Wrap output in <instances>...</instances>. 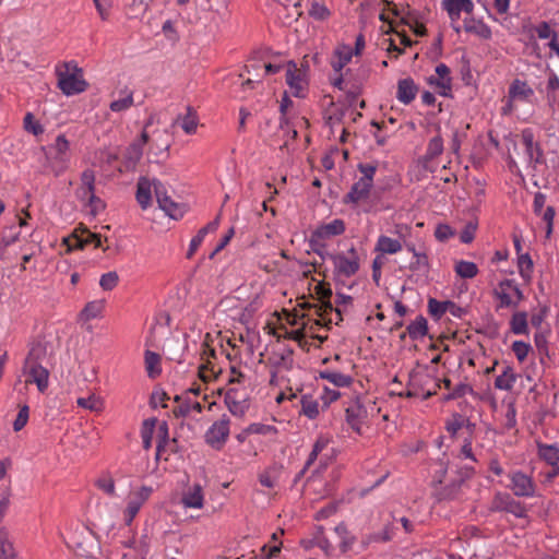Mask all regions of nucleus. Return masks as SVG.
Masks as SVG:
<instances>
[{
    "instance_id": "26",
    "label": "nucleus",
    "mask_w": 559,
    "mask_h": 559,
    "mask_svg": "<svg viewBox=\"0 0 559 559\" xmlns=\"http://www.w3.org/2000/svg\"><path fill=\"white\" fill-rule=\"evenodd\" d=\"M418 91H419V88L413 79H411V78L402 79L397 82L396 98L402 104L408 105L415 99Z\"/></svg>"
},
{
    "instance_id": "34",
    "label": "nucleus",
    "mask_w": 559,
    "mask_h": 559,
    "mask_svg": "<svg viewBox=\"0 0 559 559\" xmlns=\"http://www.w3.org/2000/svg\"><path fill=\"white\" fill-rule=\"evenodd\" d=\"M528 32H530L528 44H531L535 50L538 48V45L534 38V33L540 39H548V38L551 39L554 36L557 35V33L550 27V25L547 22H540L539 24H537L535 26H531Z\"/></svg>"
},
{
    "instance_id": "38",
    "label": "nucleus",
    "mask_w": 559,
    "mask_h": 559,
    "mask_svg": "<svg viewBox=\"0 0 559 559\" xmlns=\"http://www.w3.org/2000/svg\"><path fill=\"white\" fill-rule=\"evenodd\" d=\"M319 377L337 388L349 386L353 382V378L350 376L334 370L320 371Z\"/></svg>"
},
{
    "instance_id": "42",
    "label": "nucleus",
    "mask_w": 559,
    "mask_h": 559,
    "mask_svg": "<svg viewBox=\"0 0 559 559\" xmlns=\"http://www.w3.org/2000/svg\"><path fill=\"white\" fill-rule=\"evenodd\" d=\"M427 331V320L423 316L417 317L416 320L411 322L407 326V333L412 340L424 337Z\"/></svg>"
},
{
    "instance_id": "19",
    "label": "nucleus",
    "mask_w": 559,
    "mask_h": 559,
    "mask_svg": "<svg viewBox=\"0 0 559 559\" xmlns=\"http://www.w3.org/2000/svg\"><path fill=\"white\" fill-rule=\"evenodd\" d=\"M353 298L348 295L337 293L336 299H335V307L328 301L322 302V306L318 309V314L323 319L326 320V324H331L333 322L332 318L326 319L328 314L335 313L338 316V320H343V313L347 311V308L352 306Z\"/></svg>"
},
{
    "instance_id": "4",
    "label": "nucleus",
    "mask_w": 559,
    "mask_h": 559,
    "mask_svg": "<svg viewBox=\"0 0 559 559\" xmlns=\"http://www.w3.org/2000/svg\"><path fill=\"white\" fill-rule=\"evenodd\" d=\"M473 467H462L454 478L436 490L437 499L440 501H453L463 499L469 490L468 479L473 476Z\"/></svg>"
},
{
    "instance_id": "16",
    "label": "nucleus",
    "mask_w": 559,
    "mask_h": 559,
    "mask_svg": "<svg viewBox=\"0 0 559 559\" xmlns=\"http://www.w3.org/2000/svg\"><path fill=\"white\" fill-rule=\"evenodd\" d=\"M346 423L357 433H362V426L367 420V409L359 397L350 401L345 408Z\"/></svg>"
},
{
    "instance_id": "30",
    "label": "nucleus",
    "mask_w": 559,
    "mask_h": 559,
    "mask_svg": "<svg viewBox=\"0 0 559 559\" xmlns=\"http://www.w3.org/2000/svg\"><path fill=\"white\" fill-rule=\"evenodd\" d=\"M462 27L466 33H471V34L479 37L480 39L487 40V39L491 38L490 27L481 20L466 17L464 20Z\"/></svg>"
},
{
    "instance_id": "48",
    "label": "nucleus",
    "mask_w": 559,
    "mask_h": 559,
    "mask_svg": "<svg viewBox=\"0 0 559 559\" xmlns=\"http://www.w3.org/2000/svg\"><path fill=\"white\" fill-rule=\"evenodd\" d=\"M518 267L520 275L525 281H530L533 273V261L528 253H521L518 255Z\"/></svg>"
},
{
    "instance_id": "1",
    "label": "nucleus",
    "mask_w": 559,
    "mask_h": 559,
    "mask_svg": "<svg viewBox=\"0 0 559 559\" xmlns=\"http://www.w3.org/2000/svg\"><path fill=\"white\" fill-rule=\"evenodd\" d=\"M58 87L67 96L84 92L87 82L83 78V71L74 61L63 62L56 67Z\"/></svg>"
},
{
    "instance_id": "20",
    "label": "nucleus",
    "mask_w": 559,
    "mask_h": 559,
    "mask_svg": "<svg viewBox=\"0 0 559 559\" xmlns=\"http://www.w3.org/2000/svg\"><path fill=\"white\" fill-rule=\"evenodd\" d=\"M500 299L501 307H515L523 298V294L518 284L512 280H504L499 284L496 292Z\"/></svg>"
},
{
    "instance_id": "55",
    "label": "nucleus",
    "mask_w": 559,
    "mask_h": 559,
    "mask_svg": "<svg viewBox=\"0 0 559 559\" xmlns=\"http://www.w3.org/2000/svg\"><path fill=\"white\" fill-rule=\"evenodd\" d=\"M309 15L318 21H324L330 16V10L321 2L312 1L309 8Z\"/></svg>"
},
{
    "instance_id": "29",
    "label": "nucleus",
    "mask_w": 559,
    "mask_h": 559,
    "mask_svg": "<svg viewBox=\"0 0 559 559\" xmlns=\"http://www.w3.org/2000/svg\"><path fill=\"white\" fill-rule=\"evenodd\" d=\"M152 190H154L153 180L141 177L136 185L135 198L142 210H146L151 206L152 202Z\"/></svg>"
},
{
    "instance_id": "56",
    "label": "nucleus",
    "mask_w": 559,
    "mask_h": 559,
    "mask_svg": "<svg viewBox=\"0 0 559 559\" xmlns=\"http://www.w3.org/2000/svg\"><path fill=\"white\" fill-rule=\"evenodd\" d=\"M428 311L430 316L439 319L448 312V301H438L437 299L430 298L428 301Z\"/></svg>"
},
{
    "instance_id": "28",
    "label": "nucleus",
    "mask_w": 559,
    "mask_h": 559,
    "mask_svg": "<svg viewBox=\"0 0 559 559\" xmlns=\"http://www.w3.org/2000/svg\"><path fill=\"white\" fill-rule=\"evenodd\" d=\"M394 536V527L392 524H386L380 532H373L370 534L365 535L361 538V547L362 549L369 548L373 544L379 543H388L390 542Z\"/></svg>"
},
{
    "instance_id": "44",
    "label": "nucleus",
    "mask_w": 559,
    "mask_h": 559,
    "mask_svg": "<svg viewBox=\"0 0 559 559\" xmlns=\"http://www.w3.org/2000/svg\"><path fill=\"white\" fill-rule=\"evenodd\" d=\"M105 308L104 300H93L86 304L84 309L81 312V316L84 320L90 321L92 319L98 318Z\"/></svg>"
},
{
    "instance_id": "12",
    "label": "nucleus",
    "mask_w": 559,
    "mask_h": 559,
    "mask_svg": "<svg viewBox=\"0 0 559 559\" xmlns=\"http://www.w3.org/2000/svg\"><path fill=\"white\" fill-rule=\"evenodd\" d=\"M153 492L152 487L142 486L138 490L132 491L127 501V507L123 511V520L127 525H130L143 504L148 500Z\"/></svg>"
},
{
    "instance_id": "52",
    "label": "nucleus",
    "mask_w": 559,
    "mask_h": 559,
    "mask_svg": "<svg viewBox=\"0 0 559 559\" xmlns=\"http://www.w3.org/2000/svg\"><path fill=\"white\" fill-rule=\"evenodd\" d=\"M78 406L88 409L91 412H99L103 408V403L99 397L95 394H92L87 397H79L76 400Z\"/></svg>"
},
{
    "instance_id": "22",
    "label": "nucleus",
    "mask_w": 559,
    "mask_h": 559,
    "mask_svg": "<svg viewBox=\"0 0 559 559\" xmlns=\"http://www.w3.org/2000/svg\"><path fill=\"white\" fill-rule=\"evenodd\" d=\"M64 242L68 246V250L72 251L74 249H83L88 245H93L94 248H98L102 245V238L99 235L84 229L80 233H74L71 237L66 238Z\"/></svg>"
},
{
    "instance_id": "50",
    "label": "nucleus",
    "mask_w": 559,
    "mask_h": 559,
    "mask_svg": "<svg viewBox=\"0 0 559 559\" xmlns=\"http://www.w3.org/2000/svg\"><path fill=\"white\" fill-rule=\"evenodd\" d=\"M409 269L421 273H427L429 271V259L425 250L415 252L414 261L411 263Z\"/></svg>"
},
{
    "instance_id": "46",
    "label": "nucleus",
    "mask_w": 559,
    "mask_h": 559,
    "mask_svg": "<svg viewBox=\"0 0 559 559\" xmlns=\"http://www.w3.org/2000/svg\"><path fill=\"white\" fill-rule=\"evenodd\" d=\"M456 274L462 278H473L478 273V267L474 262L461 260L454 267Z\"/></svg>"
},
{
    "instance_id": "3",
    "label": "nucleus",
    "mask_w": 559,
    "mask_h": 559,
    "mask_svg": "<svg viewBox=\"0 0 559 559\" xmlns=\"http://www.w3.org/2000/svg\"><path fill=\"white\" fill-rule=\"evenodd\" d=\"M358 170L360 171L361 177L353 183L350 190L344 197V203L346 204L358 205L366 201L370 195L377 167L371 164H359Z\"/></svg>"
},
{
    "instance_id": "14",
    "label": "nucleus",
    "mask_w": 559,
    "mask_h": 559,
    "mask_svg": "<svg viewBox=\"0 0 559 559\" xmlns=\"http://www.w3.org/2000/svg\"><path fill=\"white\" fill-rule=\"evenodd\" d=\"M154 193L157 200L159 207L171 218L178 219L183 215V209L173 201V199L167 194V190L164 185L154 179Z\"/></svg>"
},
{
    "instance_id": "11",
    "label": "nucleus",
    "mask_w": 559,
    "mask_h": 559,
    "mask_svg": "<svg viewBox=\"0 0 559 559\" xmlns=\"http://www.w3.org/2000/svg\"><path fill=\"white\" fill-rule=\"evenodd\" d=\"M489 509L493 512H507L515 518L526 516V508L524 504L515 500L508 492H497L490 502Z\"/></svg>"
},
{
    "instance_id": "5",
    "label": "nucleus",
    "mask_w": 559,
    "mask_h": 559,
    "mask_svg": "<svg viewBox=\"0 0 559 559\" xmlns=\"http://www.w3.org/2000/svg\"><path fill=\"white\" fill-rule=\"evenodd\" d=\"M43 353L40 346L33 347L24 362V373L26 383H35L39 392L48 388L49 372L38 362L39 355Z\"/></svg>"
},
{
    "instance_id": "47",
    "label": "nucleus",
    "mask_w": 559,
    "mask_h": 559,
    "mask_svg": "<svg viewBox=\"0 0 559 559\" xmlns=\"http://www.w3.org/2000/svg\"><path fill=\"white\" fill-rule=\"evenodd\" d=\"M511 331L516 334H526L527 333V316L525 312H516L511 318Z\"/></svg>"
},
{
    "instance_id": "64",
    "label": "nucleus",
    "mask_w": 559,
    "mask_h": 559,
    "mask_svg": "<svg viewBox=\"0 0 559 559\" xmlns=\"http://www.w3.org/2000/svg\"><path fill=\"white\" fill-rule=\"evenodd\" d=\"M280 551L281 543H274L273 545H264L261 548V555L258 557V559H272L276 557Z\"/></svg>"
},
{
    "instance_id": "45",
    "label": "nucleus",
    "mask_w": 559,
    "mask_h": 559,
    "mask_svg": "<svg viewBox=\"0 0 559 559\" xmlns=\"http://www.w3.org/2000/svg\"><path fill=\"white\" fill-rule=\"evenodd\" d=\"M443 153V140L440 135H436L432 139H430L427 150L425 153V160H433L436 157L441 155Z\"/></svg>"
},
{
    "instance_id": "60",
    "label": "nucleus",
    "mask_w": 559,
    "mask_h": 559,
    "mask_svg": "<svg viewBox=\"0 0 559 559\" xmlns=\"http://www.w3.org/2000/svg\"><path fill=\"white\" fill-rule=\"evenodd\" d=\"M135 551L139 555L140 559H145L151 548V540L147 534H142L141 537L136 540Z\"/></svg>"
},
{
    "instance_id": "40",
    "label": "nucleus",
    "mask_w": 559,
    "mask_h": 559,
    "mask_svg": "<svg viewBox=\"0 0 559 559\" xmlns=\"http://www.w3.org/2000/svg\"><path fill=\"white\" fill-rule=\"evenodd\" d=\"M153 134L154 138L152 139L150 146L151 152L156 156L167 153L170 146L169 142L164 140V138L167 136V131L157 130Z\"/></svg>"
},
{
    "instance_id": "7",
    "label": "nucleus",
    "mask_w": 559,
    "mask_h": 559,
    "mask_svg": "<svg viewBox=\"0 0 559 559\" xmlns=\"http://www.w3.org/2000/svg\"><path fill=\"white\" fill-rule=\"evenodd\" d=\"M520 139L524 147L527 166L536 170L539 165L545 163V154L540 142L536 139L531 128H524L521 131Z\"/></svg>"
},
{
    "instance_id": "13",
    "label": "nucleus",
    "mask_w": 559,
    "mask_h": 559,
    "mask_svg": "<svg viewBox=\"0 0 559 559\" xmlns=\"http://www.w3.org/2000/svg\"><path fill=\"white\" fill-rule=\"evenodd\" d=\"M229 424L228 416L223 415L207 429L205 440L212 448L221 449L226 443L229 436Z\"/></svg>"
},
{
    "instance_id": "15",
    "label": "nucleus",
    "mask_w": 559,
    "mask_h": 559,
    "mask_svg": "<svg viewBox=\"0 0 559 559\" xmlns=\"http://www.w3.org/2000/svg\"><path fill=\"white\" fill-rule=\"evenodd\" d=\"M510 485L508 486L515 497H534L535 483L532 477L521 471L513 472L509 475Z\"/></svg>"
},
{
    "instance_id": "58",
    "label": "nucleus",
    "mask_w": 559,
    "mask_h": 559,
    "mask_svg": "<svg viewBox=\"0 0 559 559\" xmlns=\"http://www.w3.org/2000/svg\"><path fill=\"white\" fill-rule=\"evenodd\" d=\"M118 282H119V276H118L117 272L112 271V272L105 273L100 276L99 286L104 290H111L117 286Z\"/></svg>"
},
{
    "instance_id": "49",
    "label": "nucleus",
    "mask_w": 559,
    "mask_h": 559,
    "mask_svg": "<svg viewBox=\"0 0 559 559\" xmlns=\"http://www.w3.org/2000/svg\"><path fill=\"white\" fill-rule=\"evenodd\" d=\"M335 533L341 538V545H340L341 550L343 552L348 551L355 542V537L348 532L346 525L343 523L338 524L335 527Z\"/></svg>"
},
{
    "instance_id": "51",
    "label": "nucleus",
    "mask_w": 559,
    "mask_h": 559,
    "mask_svg": "<svg viewBox=\"0 0 559 559\" xmlns=\"http://www.w3.org/2000/svg\"><path fill=\"white\" fill-rule=\"evenodd\" d=\"M539 456L551 466H555L559 461V449L556 445H539Z\"/></svg>"
},
{
    "instance_id": "54",
    "label": "nucleus",
    "mask_w": 559,
    "mask_h": 559,
    "mask_svg": "<svg viewBox=\"0 0 559 559\" xmlns=\"http://www.w3.org/2000/svg\"><path fill=\"white\" fill-rule=\"evenodd\" d=\"M133 105L132 92H124V95L110 103V109L115 112H121L129 109Z\"/></svg>"
},
{
    "instance_id": "27",
    "label": "nucleus",
    "mask_w": 559,
    "mask_h": 559,
    "mask_svg": "<svg viewBox=\"0 0 559 559\" xmlns=\"http://www.w3.org/2000/svg\"><path fill=\"white\" fill-rule=\"evenodd\" d=\"M181 503L187 509H201L204 504L203 488L194 484L182 493Z\"/></svg>"
},
{
    "instance_id": "23",
    "label": "nucleus",
    "mask_w": 559,
    "mask_h": 559,
    "mask_svg": "<svg viewBox=\"0 0 559 559\" xmlns=\"http://www.w3.org/2000/svg\"><path fill=\"white\" fill-rule=\"evenodd\" d=\"M345 223L341 218H335L329 223L318 226L310 236L316 239L328 241L345 233Z\"/></svg>"
},
{
    "instance_id": "33",
    "label": "nucleus",
    "mask_w": 559,
    "mask_h": 559,
    "mask_svg": "<svg viewBox=\"0 0 559 559\" xmlns=\"http://www.w3.org/2000/svg\"><path fill=\"white\" fill-rule=\"evenodd\" d=\"M320 414V404L312 395L304 394L300 397L299 415H304L308 419H316Z\"/></svg>"
},
{
    "instance_id": "63",
    "label": "nucleus",
    "mask_w": 559,
    "mask_h": 559,
    "mask_svg": "<svg viewBox=\"0 0 559 559\" xmlns=\"http://www.w3.org/2000/svg\"><path fill=\"white\" fill-rule=\"evenodd\" d=\"M19 237H20V231L16 230L15 227H10L8 229H4L2 231V236H1V242H2V247H9L11 245H13L14 242H16L19 240Z\"/></svg>"
},
{
    "instance_id": "41",
    "label": "nucleus",
    "mask_w": 559,
    "mask_h": 559,
    "mask_svg": "<svg viewBox=\"0 0 559 559\" xmlns=\"http://www.w3.org/2000/svg\"><path fill=\"white\" fill-rule=\"evenodd\" d=\"M187 110H188L187 114L182 117L179 116L176 119V122L180 123L181 129L187 134H193V133H195L197 128H198V116L190 107H188Z\"/></svg>"
},
{
    "instance_id": "8",
    "label": "nucleus",
    "mask_w": 559,
    "mask_h": 559,
    "mask_svg": "<svg viewBox=\"0 0 559 559\" xmlns=\"http://www.w3.org/2000/svg\"><path fill=\"white\" fill-rule=\"evenodd\" d=\"M393 234L396 236L395 238L380 235L374 245V252L381 255H392L401 252L404 248L405 238L409 235V227L406 225H396Z\"/></svg>"
},
{
    "instance_id": "6",
    "label": "nucleus",
    "mask_w": 559,
    "mask_h": 559,
    "mask_svg": "<svg viewBox=\"0 0 559 559\" xmlns=\"http://www.w3.org/2000/svg\"><path fill=\"white\" fill-rule=\"evenodd\" d=\"M48 165L55 175L62 174L69 166L70 162V144L63 134H59L55 143L46 150Z\"/></svg>"
},
{
    "instance_id": "37",
    "label": "nucleus",
    "mask_w": 559,
    "mask_h": 559,
    "mask_svg": "<svg viewBox=\"0 0 559 559\" xmlns=\"http://www.w3.org/2000/svg\"><path fill=\"white\" fill-rule=\"evenodd\" d=\"M175 400L177 402H180L179 405L174 409V414L176 417H187L190 416L192 413L202 412V405L198 401L190 399L181 401L178 395L175 397Z\"/></svg>"
},
{
    "instance_id": "10",
    "label": "nucleus",
    "mask_w": 559,
    "mask_h": 559,
    "mask_svg": "<svg viewBox=\"0 0 559 559\" xmlns=\"http://www.w3.org/2000/svg\"><path fill=\"white\" fill-rule=\"evenodd\" d=\"M331 443V438L329 436L321 435L316 440L312 450L305 463V466L301 471L304 474L306 469H308L317 460H319V467L325 468L331 460L333 459L334 450L329 448Z\"/></svg>"
},
{
    "instance_id": "32",
    "label": "nucleus",
    "mask_w": 559,
    "mask_h": 559,
    "mask_svg": "<svg viewBox=\"0 0 559 559\" xmlns=\"http://www.w3.org/2000/svg\"><path fill=\"white\" fill-rule=\"evenodd\" d=\"M0 559H19V554L7 528H0Z\"/></svg>"
},
{
    "instance_id": "9",
    "label": "nucleus",
    "mask_w": 559,
    "mask_h": 559,
    "mask_svg": "<svg viewBox=\"0 0 559 559\" xmlns=\"http://www.w3.org/2000/svg\"><path fill=\"white\" fill-rule=\"evenodd\" d=\"M334 266V273L341 277H352L359 271V257L355 247H350L347 252H337L331 257Z\"/></svg>"
},
{
    "instance_id": "25",
    "label": "nucleus",
    "mask_w": 559,
    "mask_h": 559,
    "mask_svg": "<svg viewBox=\"0 0 559 559\" xmlns=\"http://www.w3.org/2000/svg\"><path fill=\"white\" fill-rule=\"evenodd\" d=\"M95 173L92 169H85L81 174V183L75 190L76 199L84 203L95 192Z\"/></svg>"
},
{
    "instance_id": "43",
    "label": "nucleus",
    "mask_w": 559,
    "mask_h": 559,
    "mask_svg": "<svg viewBox=\"0 0 559 559\" xmlns=\"http://www.w3.org/2000/svg\"><path fill=\"white\" fill-rule=\"evenodd\" d=\"M145 369L150 378H155L162 372L158 354L151 350L145 352Z\"/></svg>"
},
{
    "instance_id": "21",
    "label": "nucleus",
    "mask_w": 559,
    "mask_h": 559,
    "mask_svg": "<svg viewBox=\"0 0 559 559\" xmlns=\"http://www.w3.org/2000/svg\"><path fill=\"white\" fill-rule=\"evenodd\" d=\"M269 365L272 367L271 370V382H273L276 372L278 370H289L293 367L294 359H293V350L288 347H283L276 350H273L269 358H267Z\"/></svg>"
},
{
    "instance_id": "24",
    "label": "nucleus",
    "mask_w": 559,
    "mask_h": 559,
    "mask_svg": "<svg viewBox=\"0 0 559 559\" xmlns=\"http://www.w3.org/2000/svg\"><path fill=\"white\" fill-rule=\"evenodd\" d=\"M286 83L289 86L292 93L296 97L304 96L306 81L301 72L297 69L296 64L289 62L286 67Z\"/></svg>"
},
{
    "instance_id": "31",
    "label": "nucleus",
    "mask_w": 559,
    "mask_h": 559,
    "mask_svg": "<svg viewBox=\"0 0 559 559\" xmlns=\"http://www.w3.org/2000/svg\"><path fill=\"white\" fill-rule=\"evenodd\" d=\"M534 95V91L525 81L514 80L509 87L510 100H528Z\"/></svg>"
},
{
    "instance_id": "17",
    "label": "nucleus",
    "mask_w": 559,
    "mask_h": 559,
    "mask_svg": "<svg viewBox=\"0 0 559 559\" xmlns=\"http://www.w3.org/2000/svg\"><path fill=\"white\" fill-rule=\"evenodd\" d=\"M428 83L441 96H450L452 92V79L449 67L444 63H439L435 69V74L428 78Z\"/></svg>"
},
{
    "instance_id": "2",
    "label": "nucleus",
    "mask_w": 559,
    "mask_h": 559,
    "mask_svg": "<svg viewBox=\"0 0 559 559\" xmlns=\"http://www.w3.org/2000/svg\"><path fill=\"white\" fill-rule=\"evenodd\" d=\"M233 377L229 380L230 388L225 394V404L229 412L237 417H242L250 407V392L247 388L241 386L243 374L231 369Z\"/></svg>"
},
{
    "instance_id": "61",
    "label": "nucleus",
    "mask_w": 559,
    "mask_h": 559,
    "mask_svg": "<svg viewBox=\"0 0 559 559\" xmlns=\"http://www.w3.org/2000/svg\"><path fill=\"white\" fill-rule=\"evenodd\" d=\"M454 235L455 230L447 224H439L435 229V237L442 242L449 240Z\"/></svg>"
},
{
    "instance_id": "62",
    "label": "nucleus",
    "mask_w": 559,
    "mask_h": 559,
    "mask_svg": "<svg viewBox=\"0 0 559 559\" xmlns=\"http://www.w3.org/2000/svg\"><path fill=\"white\" fill-rule=\"evenodd\" d=\"M531 349V346L523 341H515L512 344V350L519 361H524L527 357V354Z\"/></svg>"
},
{
    "instance_id": "39",
    "label": "nucleus",
    "mask_w": 559,
    "mask_h": 559,
    "mask_svg": "<svg viewBox=\"0 0 559 559\" xmlns=\"http://www.w3.org/2000/svg\"><path fill=\"white\" fill-rule=\"evenodd\" d=\"M516 380V376L510 366H504L501 374L495 380V386L499 390L510 391Z\"/></svg>"
},
{
    "instance_id": "35",
    "label": "nucleus",
    "mask_w": 559,
    "mask_h": 559,
    "mask_svg": "<svg viewBox=\"0 0 559 559\" xmlns=\"http://www.w3.org/2000/svg\"><path fill=\"white\" fill-rule=\"evenodd\" d=\"M150 136L147 131L141 133V138L133 142L127 150L126 157L129 163L136 164L143 155V146L148 143Z\"/></svg>"
},
{
    "instance_id": "59",
    "label": "nucleus",
    "mask_w": 559,
    "mask_h": 559,
    "mask_svg": "<svg viewBox=\"0 0 559 559\" xmlns=\"http://www.w3.org/2000/svg\"><path fill=\"white\" fill-rule=\"evenodd\" d=\"M85 207L88 209L90 213L93 215L98 214L99 212L105 210V203L102 199L93 193V197L88 198L84 203H82Z\"/></svg>"
},
{
    "instance_id": "36",
    "label": "nucleus",
    "mask_w": 559,
    "mask_h": 559,
    "mask_svg": "<svg viewBox=\"0 0 559 559\" xmlns=\"http://www.w3.org/2000/svg\"><path fill=\"white\" fill-rule=\"evenodd\" d=\"M354 55L353 48L348 45H341L334 52L335 59L332 60V68L335 72L342 69L352 60Z\"/></svg>"
},
{
    "instance_id": "57",
    "label": "nucleus",
    "mask_w": 559,
    "mask_h": 559,
    "mask_svg": "<svg viewBox=\"0 0 559 559\" xmlns=\"http://www.w3.org/2000/svg\"><path fill=\"white\" fill-rule=\"evenodd\" d=\"M24 128L27 132L33 133L34 135L41 134L44 132L43 126L35 120L32 112H27L24 117Z\"/></svg>"
},
{
    "instance_id": "18",
    "label": "nucleus",
    "mask_w": 559,
    "mask_h": 559,
    "mask_svg": "<svg viewBox=\"0 0 559 559\" xmlns=\"http://www.w3.org/2000/svg\"><path fill=\"white\" fill-rule=\"evenodd\" d=\"M442 8L448 12L453 29L460 33L462 27L457 24L461 13L471 14L474 10L472 0H442Z\"/></svg>"
},
{
    "instance_id": "53",
    "label": "nucleus",
    "mask_w": 559,
    "mask_h": 559,
    "mask_svg": "<svg viewBox=\"0 0 559 559\" xmlns=\"http://www.w3.org/2000/svg\"><path fill=\"white\" fill-rule=\"evenodd\" d=\"M309 246L311 250L318 254L322 260L329 259L331 261V257L335 253L329 252L326 249V241L316 239L314 237L310 236L309 238Z\"/></svg>"
}]
</instances>
